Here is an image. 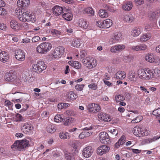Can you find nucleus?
Here are the masks:
<instances>
[{"label":"nucleus","instance_id":"1","mask_svg":"<svg viewBox=\"0 0 160 160\" xmlns=\"http://www.w3.org/2000/svg\"><path fill=\"white\" fill-rule=\"evenodd\" d=\"M138 73L139 77L141 79L150 80L154 77L153 70L148 68L139 69L138 71Z\"/></svg>","mask_w":160,"mask_h":160},{"label":"nucleus","instance_id":"2","mask_svg":"<svg viewBox=\"0 0 160 160\" xmlns=\"http://www.w3.org/2000/svg\"><path fill=\"white\" fill-rule=\"evenodd\" d=\"M29 146V142L26 139H24L21 141H16L11 146V148L13 150L23 151L25 148Z\"/></svg>","mask_w":160,"mask_h":160},{"label":"nucleus","instance_id":"3","mask_svg":"<svg viewBox=\"0 0 160 160\" xmlns=\"http://www.w3.org/2000/svg\"><path fill=\"white\" fill-rule=\"evenodd\" d=\"M52 45L48 42L41 43L38 46L36 50L38 53L41 54H45L48 52L52 48Z\"/></svg>","mask_w":160,"mask_h":160},{"label":"nucleus","instance_id":"4","mask_svg":"<svg viewBox=\"0 0 160 160\" xmlns=\"http://www.w3.org/2000/svg\"><path fill=\"white\" fill-rule=\"evenodd\" d=\"M15 12L18 15L19 20L23 22H26L27 16L28 12L24 8H17L15 10Z\"/></svg>","mask_w":160,"mask_h":160},{"label":"nucleus","instance_id":"5","mask_svg":"<svg viewBox=\"0 0 160 160\" xmlns=\"http://www.w3.org/2000/svg\"><path fill=\"white\" fill-rule=\"evenodd\" d=\"M32 67L35 72L40 73L46 68L47 66L43 61H38L36 63L32 65Z\"/></svg>","mask_w":160,"mask_h":160},{"label":"nucleus","instance_id":"6","mask_svg":"<svg viewBox=\"0 0 160 160\" xmlns=\"http://www.w3.org/2000/svg\"><path fill=\"white\" fill-rule=\"evenodd\" d=\"M83 64L89 69L94 67L97 64L96 60L90 57H87L82 60Z\"/></svg>","mask_w":160,"mask_h":160},{"label":"nucleus","instance_id":"7","mask_svg":"<svg viewBox=\"0 0 160 160\" xmlns=\"http://www.w3.org/2000/svg\"><path fill=\"white\" fill-rule=\"evenodd\" d=\"M100 142L105 144H109L111 142L108 134L105 132H102L99 134Z\"/></svg>","mask_w":160,"mask_h":160},{"label":"nucleus","instance_id":"8","mask_svg":"<svg viewBox=\"0 0 160 160\" xmlns=\"http://www.w3.org/2000/svg\"><path fill=\"white\" fill-rule=\"evenodd\" d=\"M22 131L24 133L30 134L33 127L29 122H26L22 124L21 128Z\"/></svg>","mask_w":160,"mask_h":160},{"label":"nucleus","instance_id":"9","mask_svg":"<svg viewBox=\"0 0 160 160\" xmlns=\"http://www.w3.org/2000/svg\"><path fill=\"white\" fill-rule=\"evenodd\" d=\"M64 48L62 46H59L56 48L54 50L53 56L56 58H60L64 53Z\"/></svg>","mask_w":160,"mask_h":160},{"label":"nucleus","instance_id":"10","mask_svg":"<svg viewBox=\"0 0 160 160\" xmlns=\"http://www.w3.org/2000/svg\"><path fill=\"white\" fill-rule=\"evenodd\" d=\"M98 117L100 120L105 122H109L111 120V117L103 112L99 113Z\"/></svg>","mask_w":160,"mask_h":160},{"label":"nucleus","instance_id":"11","mask_svg":"<svg viewBox=\"0 0 160 160\" xmlns=\"http://www.w3.org/2000/svg\"><path fill=\"white\" fill-rule=\"evenodd\" d=\"M93 149L91 146H88L85 148L83 150L82 154L86 158L90 157L92 153Z\"/></svg>","mask_w":160,"mask_h":160},{"label":"nucleus","instance_id":"12","mask_svg":"<svg viewBox=\"0 0 160 160\" xmlns=\"http://www.w3.org/2000/svg\"><path fill=\"white\" fill-rule=\"evenodd\" d=\"M15 56L16 59L18 61H22L25 59L24 52L21 49H18L16 51Z\"/></svg>","mask_w":160,"mask_h":160},{"label":"nucleus","instance_id":"13","mask_svg":"<svg viewBox=\"0 0 160 160\" xmlns=\"http://www.w3.org/2000/svg\"><path fill=\"white\" fill-rule=\"evenodd\" d=\"M30 4L29 0H18L17 4L18 8L20 9L24 8L25 9L26 7H27Z\"/></svg>","mask_w":160,"mask_h":160},{"label":"nucleus","instance_id":"14","mask_svg":"<svg viewBox=\"0 0 160 160\" xmlns=\"http://www.w3.org/2000/svg\"><path fill=\"white\" fill-rule=\"evenodd\" d=\"M121 38V35L119 33H115L109 40L110 44H113L117 42Z\"/></svg>","mask_w":160,"mask_h":160},{"label":"nucleus","instance_id":"15","mask_svg":"<svg viewBox=\"0 0 160 160\" xmlns=\"http://www.w3.org/2000/svg\"><path fill=\"white\" fill-rule=\"evenodd\" d=\"M110 149V148L107 146L102 145L98 147L97 152L98 154L102 155L103 154L108 152Z\"/></svg>","mask_w":160,"mask_h":160},{"label":"nucleus","instance_id":"16","mask_svg":"<svg viewBox=\"0 0 160 160\" xmlns=\"http://www.w3.org/2000/svg\"><path fill=\"white\" fill-rule=\"evenodd\" d=\"M130 48L132 50L136 51H144L147 49V46L145 44L141 43L136 46L131 47Z\"/></svg>","mask_w":160,"mask_h":160},{"label":"nucleus","instance_id":"17","mask_svg":"<svg viewBox=\"0 0 160 160\" xmlns=\"http://www.w3.org/2000/svg\"><path fill=\"white\" fill-rule=\"evenodd\" d=\"M125 47L124 45H116L111 48L110 51L112 52L117 53L122 51Z\"/></svg>","mask_w":160,"mask_h":160},{"label":"nucleus","instance_id":"18","mask_svg":"<svg viewBox=\"0 0 160 160\" xmlns=\"http://www.w3.org/2000/svg\"><path fill=\"white\" fill-rule=\"evenodd\" d=\"M9 58V55L7 52L2 51L0 53V60L2 62L7 61Z\"/></svg>","mask_w":160,"mask_h":160},{"label":"nucleus","instance_id":"19","mask_svg":"<svg viewBox=\"0 0 160 160\" xmlns=\"http://www.w3.org/2000/svg\"><path fill=\"white\" fill-rule=\"evenodd\" d=\"M62 7L59 6H55L52 9L53 14L56 16H58L62 14Z\"/></svg>","mask_w":160,"mask_h":160},{"label":"nucleus","instance_id":"20","mask_svg":"<svg viewBox=\"0 0 160 160\" xmlns=\"http://www.w3.org/2000/svg\"><path fill=\"white\" fill-rule=\"evenodd\" d=\"M142 128L139 127H135L133 129V134L137 137H140L141 135H142Z\"/></svg>","mask_w":160,"mask_h":160},{"label":"nucleus","instance_id":"21","mask_svg":"<svg viewBox=\"0 0 160 160\" xmlns=\"http://www.w3.org/2000/svg\"><path fill=\"white\" fill-rule=\"evenodd\" d=\"M5 78L6 81L12 82L15 79L16 76L13 74L8 73L5 74Z\"/></svg>","mask_w":160,"mask_h":160},{"label":"nucleus","instance_id":"22","mask_svg":"<svg viewBox=\"0 0 160 160\" xmlns=\"http://www.w3.org/2000/svg\"><path fill=\"white\" fill-rule=\"evenodd\" d=\"M112 25V21L109 19H107L104 21L102 23V26L101 27H103V28H108L110 27Z\"/></svg>","mask_w":160,"mask_h":160},{"label":"nucleus","instance_id":"23","mask_svg":"<svg viewBox=\"0 0 160 160\" xmlns=\"http://www.w3.org/2000/svg\"><path fill=\"white\" fill-rule=\"evenodd\" d=\"M115 76L116 78L118 79H124L126 76L125 72L123 71H119L117 72Z\"/></svg>","mask_w":160,"mask_h":160},{"label":"nucleus","instance_id":"24","mask_svg":"<svg viewBox=\"0 0 160 160\" xmlns=\"http://www.w3.org/2000/svg\"><path fill=\"white\" fill-rule=\"evenodd\" d=\"M74 121V119L71 117H66L63 118L62 121L64 124L66 126L70 125Z\"/></svg>","mask_w":160,"mask_h":160},{"label":"nucleus","instance_id":"25","mask_svg":"<svg viewBox=\"0 0 160 160\" xmlns=\"http://www.w3.org/2000/svg\"><path fill=\"white\" fill-rule=\"evenodd\" d=\"M141 29L137 27H135L131 32V34L133 37H135L138 36L141 33Z\"/></svg>","mask_w":160,"mask_h":160},{"label":"nucleus","instance_id":"26","mask_svg":"<svg viewBox=\"0 0 160 160\" xmlns=\"http://www.w3.org/2000/svg\"><path fill=\"white\" fill-rule=\"evenodd\" d=\"M134 18L130 15H126L124 16L123 20L126 22L130 23L134 20Z\"/></svg>","mask_w":160,"mask_h":160},{"label":"nucleus","instance_id":"27","mask_svg":"<svg viewBox=\"0 0 160 160\" xmlns=\"http://www.w3.org/2000/svg\"><path fill=\"white\" fill-rule=\"evenodd\" d=\"M151 37V34L150 33L144 34L140 37V40L141 42H145L149 40Z\"/></svg>","mask_w":160,"mask_h":160},{"label":"nucleus","instance_id":"28","mask_svg":"<svg viewBox=\"0 0 160 160\" xmlns=\"http://www.w3.org/2000/svg\"><path fill=\"white\" fill-rule=\"evenodd\" d=\"M62 16L63 18L65 20L68 21H70L72 18V14L70 13V12H64V14H62Z\"/></svg>","mask_w":160,"mask_h":160},{"label":"nucleus","instance_id":"29","mask_svg":"<svg viewBox=\"0 0 160 160\" xmlns=\"http://www.w3.org/2000/svg\"><path fill=\"white\" fill-rule=\"evenodd\" d=\"M92 134V132L90 131L83 132L79 134V137L80 139H82L90 136Z\"/></svg>","mask_w":160,"mask_h":160},{"label":"nucleus","instance_id":"30","mask_svg":"<svg viewBox=\"0 0 160 160\" xmlns=\"http://www.w3.org/2000/svg\"><path fill=\"white\" fill-rule=\"evenodd\" d=\"M64 156L65 159L67 160H72L75 159V156L72 153L67 151L64 152Z\"/></svg>","mask_w":160,"mask_h":160},{"label":"nucleus","instance_id":"31","mask_svg":"<svg viewBox=\"0 0 160 160\" xmlns=\"http://www.w3.org/2000/svg\"><path fill=\"white\" fill-rule=\"evenodd\" d=\"M78 26L83 28L86 29L88 27V25L86 21L83 19H80L78 22Z\"/></svg>","mask_w":160,"mask_h":160},{"label":"nucleus","instance_id":"32","mask_svg":"<svg viewBox=\"0 0 160 160\" xmlns=\"http://www.w3.org/2000/svg\"><path fill=\"white\" fill-rule=\"evenodd\" d=\"M98 14L99 16L102 18H107L108 16V14L106 11V10L103 9H100Z\"/></svg>","mask_w":160,"mask_h":160},{"label":"nucleus","instance_id":"33","mask_svg":"<svg viewBox=\"0 0 160 160\" xmlns=\"http://www.w3.org/2000/svg\"><path fill=\"white\" fill-rule=\"evenodd\" d=\"M132 3L131 2H128L122 6V8L125 11H129L132 8Z\"/></svg>","mask_w":160,"mask_h":160},{"label":"nucleus","instance_id":"34","mask_svg":"<svg viewBox=\"0 0 160 160\" xmlns=\"http://www.w3.org/2000/svg\"><path fill=\"white\" fill-rule=\"evenodd\" d=\"M71 44L72 46L78 48L81 45L80 40L78 39H74L72 42Z\"/></svg>","mask_w":160,"mask_h":160},{"label":"nucleus","instance_id":"35","mask_svg":"<svg viewBox=\"0 0 160 160\" xmlns=\"http://www.w3.org/2000/svg\"><path fill=\"white\" fill-rule=\"evenodd\" d=\"M69 100L73 101L75 100L77 98V95L72 92H69L67 95Z\"/></svg>","mask_w":160,"mask_h":160},{"label":"nucleus","instance_id":"36","mask_svg":"<svg viewBox=\"0 0 160 160\" xmlns=\"http://www.w3.org/2000/svg\"><path fill=\"white\" fill-rule=\"evenodd\" d=\"M145 59L146 61L151 63L154 62L155 61V59L150 54L146 55L145 56Z\"/></svg>","mask_w":160,"mask_h":160},{"label":"nucleus","instance_id":"37","mask_svg":"<svg viewBox=\"0 0 160 160\" xmlns=\"http://www.w3.org/2000/svg\"><path fill=\"white\" fill-rule=\"evenodd\" d=\"M70 106V104L68 103H60L58 104V108L59 109L61 110L63 108H66Z\"/></svg>","mask_w":160,"mask_h":160},{"label":"nucleus","instance_id":"38","mask_svg":"<svg viewBox=\"0 0 160 160\" xmlns=\"http://www.w3.org/2000/svg\"><path fill=\"white\" fill-rule=\"evenodd\" d=\"M125 100L124 97L122 94H117L115 97V100L117 102Z\"/></svg>","mask_w":160,"mask_h":160},{"label":"nucleus","instance_id":"39","mask_svg":"<svg viewBox=\"0 0 160 160\" xmlns=\"http://www.w3.org/2000/svg\"><path fill=\"white\" fill-rule=\"evenodd\" d=\"M10 25L11 28L14 30L17 31L18 28V22L15 20H12L10 22Z\"/></svg>","mask_w":160,"mask_h":160},{"label":"nucleus","instance_id":"40","mask_svg":"<svg viewBox=\"0 0 160 160\" xmlns=\"http://www.w3.org/2000/svg\"><path fill=\"white\" fill-rule=\"evenodd\" d=\"M59 137L62 139L69 138V134L68 132H61L59 133Z\"/></svg>","mask_w":160,"mask_h":160},{"label":"nucleus","instance_id":"41","mask_svg":"<svg viewBox=\"0 0 160 160\" xmlns=\"http://www.w3.org/2000/svg\"><path fill=\"white\" fill-rule=\"evenodd\" d=\"M71 64L74 67L77 69H79L81 67V64L78 61H73L70 62Z\"/></svg>","mask_w":160,"mask_h":160},{"label":"nucleus","instance_id":"42","mask_svg":"<svg viewBox=\"0 0 160 160\" xmlns=\"http://www.w3.org/2000/svg\"><path fill=\"white\" fill-rule=\"evenodd\" d=\"M85 11L89 16L93 15L94 13V12L92 8L88 7L85 9Z\"/></svg>","mask_w":160,"mask_h":160},{"label":"nucleus","instance_id":"43","mask_svg":"<svg viewBox=\"0 0 160 160\" xmlns=\"http://www.w3.org/2000/svg\"><path fill=\"white\" fill-rule=\"evenodd\" d=\"M51 33L52 35L57 36L58 35H61L62 33L59 30L56 29H51L50 30Z\"/></svg>","mask_w":160,"mask_h":160},{"label":"nucleus","instance_id":"44","mask_svg":"<svg viewBox=\"0 0 160 160\" xmlns=\"http://www.w3.org/2000/svg\"><path fill=\"white\" fill-rule=\"evenodd\" d=\"M34 16L32 15L29 14V12L28 13L27 16L26 21H31L32 22L35 21L36 19L34 18Z\"/></svg>","mask_w":160,"mask_h":160},{"label":"nucleus","instance_id":"45","mask_svg":"<svg viewBox=\"0 0 160 160\" xmlns=\"http://www.w3.org/2000/svg\"><path fill=\"white\" fill-rule=\"evenodd\" d=\"M54 120L55 122H59L63 121V118H62L61 115L57 114L54 117Z\"/></svg>","mask_w":160,"mask_h":160},{"label":"nucleus","instance_id":"46","mask_svg":"<svg viewBox=\"0 0 160 160\" xmlns=\"http://www.w3.org/2000/svg\"><path fill=\"white\" fill-rule=\"evenodd\" d=\"M93 112L96 113L98 112L101 110L100 106L97 104L94 103L93 104Z\"/></svg>","mask_w":160,"mask_h":160},{"label":"nucleus","instance_id":"47","mask_svg":"<svg viewBox=\"0 0 160 160\" xmlns=\"http://www.w3.org/2000/svg\"><path fill=\"white\" fill-rule=\"evenodd\" d=\"M143 119V117L141 116H138L136 118L133 119L131 121L132 123H138L141 121Z\"/></svg>","mask_w":160,"mask_h":160},{"label":"nucleus","instance_id":"48","mask_svg":"<svg viewBox=\"0 0 160 160\" xmlns=\"http://www.w3.org/2000/svg\"><path fill=\"white\" fill-rule=\"evenodd\" d=\"M47 130L48 132L52 133L55 131L56 129L54 126H51L47 127Z\"/></svg>","mask_w":160,"mask_h":160},{"label":"nucleus","instance_id":"49","mask_svg":"<svg viewBox=\"0 0 160 160\" xmlns=\"http://www.w3.org/2000/svg\"><path fill=\"white\" fill-rule=\"evenodd\" d=\"M85 86L84 84H77L75 86V88L77 91H82Z\"/></svg>","mask_w":160,"mask_h":160},{"label":"nucleus","instance_id":"50","mask_svg":"<svg viewBox=\"0 0 160 160\" xmlns=\"http://www.w3.org/2000/svg\"><path fill=\"white\" fill-rule=\"evenodd\" d=\"M153 114L157 117L160 118V108L154 110L153 112Z\"/></svg>","mask_w":160,"mask_h":160},{"label":"nucleus","instance_id":"51","mask_svg":"<svg viewBox=\"0 0 160 160\" xmlns=\"http://www.w3.org/2000/svg\"><path fill=\"white\" fill-rule=\"evenodd\" d=\"M15 116L17 119V121H24L23 117H22L21 114L19 113H17L16 114Z\"/></svg>","mask_w":160,"mask_h":160},{"label":"nucleus","instance_id":"52","mask_svg":"<svg viewBox=\"0 0 160 160\" xmlns=\"http://www.w3.org/2000/svg\"><path fill=\"white\" fill-rule=\"evenodd\" d=\"M94 104V103H91L88 104L87 106V109L89 112H93V104Z\"/></svg>","mask_w":160,"mask_h":160},{"label":"nucleus","instance_id":"53","mask_svg":"<svg viewBox=\"0 0 160 160\" xmlns=\"http://www.w3.org/2000/svg\"><path fill=\"white\" fill-rule=\"evenodd\" d=\"M87 55V52L85 50H82L80 52V55L82 58H84Z\"/></svg>","mask_w":160,"mask_h":160},{"label":"nucleus","instance_id":"54","mask_svg":"<svg viewBox=\"0 0 160 160\" xmlns=\"http://www.w3.org/2000/svg\"><path fill=\"white\" fill-rule=\"evenodd\" d=\"M65 114L68 116H72L74 114V112L72 110H69L65 112Z\"/></svg>","mask_w":160,"mask_h":160},{"label":"nucleus","instance_id":"55","mask_svg":"<svg viewBox=\"0 0 160 160\" xmlns=\"http://www.w3.org/2000/svg\"><path fill=\"white\" fill-rule=\"evenodd\" d=\"M110 132L112 133L114 136H116L118 134V130L115 129L113 128L111 129Z\"/></svg>","mask_w":160,"mask_h":160},{"label":"nucleus","instance_id":"56","mask_svg":"<svg viewBox=\"0 0 160 160\" xmlns=\"http://www.w3.org/2000/svg\"><path fill=\"white\" fill-rule=\"evenodd\" d=\"M129 79L131 80H133L135 77V75L134 73L130 72L128 74Z\"/></svg>","mask_w":160,"mask_h":160},{"label":"nucleus","instance_id":"57","mask_svg":"<svg viewBox=\"0 0 160 160\" xmlns=\"http://www.w3.org/2000/svg\"><path fill=\"white\" fill-rule=\"evenodd\" d=\"M125 137L124 136L122 135L118 141L120 142V144H123L125 142Z\"/></svg>","mask_w":160,"mask_h":160},{"label":"nucleus","instance_id":"58","mask_svg":"<svg viewBox=\"0 0 160 160\" xmlns=\"http://www.w3.org/2000/svg\"><path fill=\"white\" fill-rule=\"evenodd\" d=\"M71 151L73 153L76 154L78 152V150L76 146H74V147H73L71 148Z\"/></svg>","mask_w":160,"mask_h":160},{"label":"nucleus","instance_id":"59","mask_svg":"<svg viewBox=\"0 0 160 160\" xmlns=\"http://www.w3.org/2000/svg\"><path fill=\"white\" fill-rule=\"evenodd\" d=\"M88 86L89 88H91L93 90H95L97 88V85L95 83L90 84L88 85Z\"/></svg>","mask_w":160,"mask_h":160},{"label":"nucleus","instance_id":"60","mask_svg":"<svg viewBox=\"0 0 160 160\" xmlns=\"http://www.w3.org/2000/svg\"><path fill=\"white\" fill-rule=\"evenodd\" d=\"M136 4L140 5L144 3V0H134Z\"/></svg>","mask_w":160,"mask_h":160},{"label":"nucleus","instance_id":"61","mask_svg":"<svg viewBox=\"0 0 160 160\" xmlns=\"http://www.w3.org/2000/svg\"><path fill=\"white\" fill-rule=\"evenodd\" d=\"M40 38L38 36H35L32 39V41L33 42H35L38 41L40 40Z\"/></svg>","mask_w":160,"mask_h":160},{"label":"nucleus","instance_id":"62","mask_svg":"<svg viewBox=\"0 0 160 160\" xmlns=\"http://www.w3.org/2000/svg\"><path fill=\"white\" fill-rule=\"evenodd\" d=\"M6 10L2 7H0V15H4L6 13Z\"/></svg>","mask_w":160,"mask_h":160},{"label":"nucleus","instance_id":"63","mask_svg":"<svg viewBox=\"0 0 160 160\" xmlns=\"http://www.w3.org/2000/svg\"><path fill=\"white\" fill-rule=\"evenodd\" d=\"M103 7L105 9H107L110 12H112L113 11V9L110 8L108 5L106 4H104Z\"/></svg>","mask_w":160,"mask_h":160},{"label":"nucleus","instance_id":"64","mask_svg":"<svg viewBox=\"0 0 160 160\" xmlns=\"http://www.w3.org/2000/svg\"><path fill=\"white\" fill-rule=\"evenodd\" d=\"M12 103L9 100H5L4 104L5 106L8 107H12Z\"/></svg>","mask_w":160,"mask_h":160}]
</instances>
